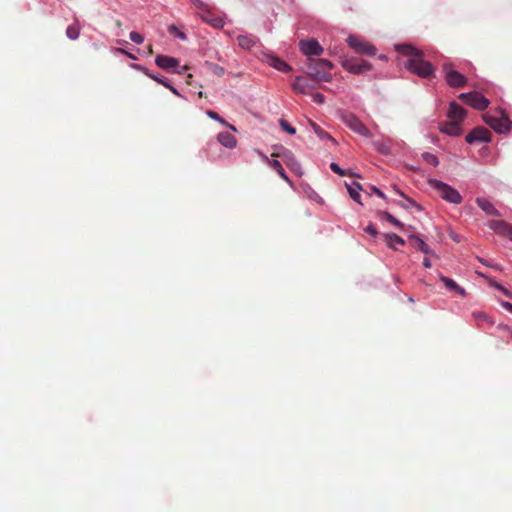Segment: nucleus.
<instances>
[{"label":"nucleus","instance_id":"1","mask_svg":"<svg viewBox=\"0 0 512 512\" xmlns=\"http://www.w3.org/2000/svg\"><path fill=\"white\" fill-rule=\"evenodd\" d=\"M333 64L326 59L307 58L305 72L318 82H331Z\"/></svg>","mask_w":512,"mask_h":512},{"label":"nucleus","instance_id":"2","mask_svg":"<svg viewBox=\"0 0 512 512\" xmlns=\"http://www.w3.org/2000/svg\"><path fill=\"white\" fill-rule=\"evenodd\" d=\"M405 67L410 72L422 78H430L434 76V67L430 62L423 59V54L418 57L409 58L405 63Z\"/></svg>","mask_w":512,"mask_h":512},{"label":"nucleus","instance_id":"3","mask_svg":"<svg viewBox=\"0 0 512 512\" xmlns=\"http://www.w3.org/2000/svg\"><path fill=\"white\" fill-rule=\"evenodd\" d=\"M429 185L447 202L453 204H460L462 202L460 193L450 185L435 179L429 180Z\"/></svg>","mask_w":512,"mask_h":512},{"label":"nucleus","instance_id":"4","mask_svg":"<svg viewBox=\"0 0 512 512\" xmlns=\"http://www.w3.org/2000/svg\"><path fill=\"white\" fill-rule=\"evenodd\" d=\"M442 70L444 72V79L450 87L462 88L467 84V78L463 74L454 70L452 63H444L442 65Z\"/></svg>","mask_w":512,"mask_h":512},{"label":"nucleus","instance_id":"5","mask_svg":"<svg viewBox=\"0 0 512 512\" xmlns=\"http://www.w3.org/2000/svg\"><path fill=\"white\" fill-rule=\"evenodd\" d=\"M483 120L498 133H506L511 127L510 119L502 111L499 112V116L484 114Z\"/></svg>","mask_w":512,"mask_h":512},{"label":"nucleus","instance_id":"6","mask_svg":"<svg viewBox=\"0 0 512 512\" xmlns=\"http://www.w3.org/2000/svg\"><path fill=\"white\" fill-rule=\"evenodd\" d=\"M347 43L350 48L359 54L374 56L377 51L374 45L356 35H350L347 38Z\"/></svg>","mask_w":512,"mask_h":512},{"label":"nucleus","instance_id":"7","mask_svg":"<svg viewBox=\"0 0 512 512\" xmlns=\"http://www.w3.org/2000/svg\"><path fill=\"white\" fill-rule=\"evenodd\" d=\"M459 99L462 100L465 104L479 111L485 110L490 103L486 97L476 91L462 93L459 95Z\"/></svg>","mask_w":512,"mask_h":512},{"label":"nucleus","instance_id":"8","mask_svg":"<svg viewBox=\"0 0 512 512\" xmlns=\"http://www.w3.org/2000/svg\"><path fill=\"white\" fill-rule=\"evenodd\" d=\"M341 119L344 124L355 133L367 138L371 137L369 129L360 121L356 115L347 112L342 113Z\"/></svg>","mask_w":512,"mask_h":512},{"label":"nucleus","instance_id":"9","mask_svg":"<svg viewBox=\"0 0 512 512\" xmlns=\"http://www.w3.org/2000/svg\"><path fill=\"white\" fill-rule=\"evenodd\" d=\"M342 67L350 73L362 74L372 69V65L365 60H356L354 58H348L342 61Z\"/></svg>","mask_w":512,"mask_h":512},{"label":"nucleus","instance_id":"10","mask_svg":"<svg viewBox=\"0 0 512 512\" xmlns=\"http://www.w3.org/2000/svg\"><path fill=\"white\" fill-rule=\"evenodd\" d=\"M272 156L281 158L285 165L296 175H302L301 165L291 151L285 149L280 153H273Z\"/></svg>","mask_w":512,"mask_h":512},{"label":"nucleus","instance_id":"11","mask_svg":"<svg viewBox=\"0 0 512 512\" xmlns=\"http://www.w3.org/2000/svg\"><path fill=\"white\" fill-rule=\"evenodd\" d=\"M299 48L300 51L308 58H312V56H320L324 51L323 47L315 39L301 40L299 42Z\"/></svg>","mask_w":512,"mask_h":512},{"label":"nucleus","instance_id":"12","mask_svg":"<svg viewBox=\"0 0 512 512\" xmlns=\"http://www.w3.org/2000/svg\"><path fill=\"white\" fill-rule=\"evenodd\" d=\"M491 140V132L485 127H476L466 136L469 144L474 142H489Z\"/></svg>","mask_w":512,"mask_h":512},{"label":"nucleus","instance_id":"13","mask_svg":"<svg viewBox=\"0 0 512 512\" xmlns=\"http://www.w3.org/2000/svg\"><path fill=\"white\" fill-rule=\"evenodd\" d=\"M292 88L294 91L301 93V94H308L310 91H312L315 87L312 86L307 79H305L302 76H297L292 83Z\"/></svg>","mask_w":512,"mask_h":512},{"label":"nucleus","instance_id":"14","mask_svg":"<svg viewBox=\"0 0 512 512\" xmlns=\"http://www.w3.org/2000/svg\"><path fill=\"white\" fill-rule=\"evenodd\" d=\"M489 228L500 235L512 237V227L504 221L493 220L489 223Z\"/></svg>","mask_w":512,"mask_h":512},{"label":"nucleus","instance_id":"15","mask_svg":"<svg viewBox=\"0 0 512 512\" xmlns=\"http://www.w3.org/2000/svg\"><path fill=\"white\" fill-rule=\"evenodd\" d=\"M155 63L165 70H172L179 66V61L176 58L165 55H158L155 59Z\"/></svg>","mask_w":512,"mask_h":512},{"label":"nucleus","instance_id":"16","mask_svg":"<svg viewBox=\"0 0 512 512\" xmlns=\"http://www.w3.org/2000/svg\"><path fill=\"white\" fill-rule=\"evenodd\" d=\"M448 117L452 121L460 122L466 117V110L456 102H451L448 111Z\"/></svg>","mask_w":512,"mask_h":512},{"label":"nucleus","instance_id":"17","mask_svg":"<svg viewBox=\"0 0 512 512\" xmlns=\"http://www.w3.org/2000/svg\"><path fill=\"white\" fill-rule=\"evenodd\" d=\"M218 142L226 148H235L237 145V140L235 136L229 132H220L217 135Z\"/></svg>","mask_w":512,"mask_h":512},{"label":"nucleus","instance_id":"18","mask_svg":"<svg viewBox=\"0 0 512 512\" xmlns=\"http://www.w3.org/2000/svg\"><path fill=\"white\" fill-rule=\"evenodd\" d=\"M409 241L415 249L423 252L424 254H432V250L429 248V246L418 236L410 235Z\"/></svg>","mask_w":512,"mask_h":512},{"label":"nucleus","instance_id":"19","mask_svg":"<svg viewBox=\"0 0 512 512\" xmlns=\"http://www.w3.org/2000/svg\"><path fill=\"white\" fill-rule=\"evenodd\" d=\"M441 131L450 136H458L462 133V129L459 125V122H457V121H450L448 123H445L441 127Z\"/></svg>","mask_w":512,"mask_h":512},{"label":"nucleus","instance_id":"20","mask_svg":"<svg viewBox=\"0 0 512 512\" xmlns=\"http://www.w3.org/2000/svg\"><path fill=\"white\" fill-rule=\"evenodd\" d=\"M477 205L488 215L498 216L499 213L494 205L485 198H477Z\"/></svg>","mask_w":512,"mask_h":512},{"label":"nucleus","instance_id":"21","mask_svg":"<svg viewBox=\"0 0 512 512\" xmlns=\"http://www.w3.org/2000/svg\"><path fill=\"white\" fill-rule=\"evenodd\" d=\"M440 280L443 282V284L445 285V287L448 290L455 291L456 293H458L461 296L466 295L465 289L460 287L454 280H452L446 276H441Z\"/></svg>","mask_w":512,"mask_h":512},{"label":"nucleus","instance_id":"22","mask_svg":"<svg viewBox=\"0 0 512 512\" xmlns=\"http://www.w3.org/2000/svg\"><path fill=\"white\" fill-rule=\"evenodd\" d=\"M394 190H395V191H396V192H397L401 197H403V198H404V200H403V201H400V202H398V203H397L399 206H401V207H402V208H404V209H410V208L414 207V208H416L417 210H421V206H420L418 203H416L413 199H411V198H409V197L405 196L403 192H401L400 190H398V189H396V188H394Z\"/></svg>","mask_w":512,"mask_h":512},{"label":"nucleus","instance_id":"23","mask_svg":"<svg viewBox=\"0 0 512 512\" xmlns=\"http://www.w3.org/2000/svg\"><path fill=\"white\" fill-rule=\"evenodd\" d=\"M398 51L404 55L409 56L410 58L418 57L422 54L420 50L408 44L399 45Z\"/></svg>","mask_w":512,"mask_h":512},{"label":"nucleus","instance_id":"24","mask_svg":"<svg viewBox=\"0 0 512 512\" xmlns=\"http://www.w3.org/2000/svg\"><path fill=\"white\" fill-rule=\"evenodd\" d=\"M385 241L387 245L392 249H395L396 245L405 244V241L400 236L394 233L385 234Z\"/></svg>","mask_w":512,"mask_h":512},{"label":"nucleus","instance_id":"25","mask_svg":"<svg viewBox=\"0 0 512 512\" xmlns=\"http://www.w3.org/2000/svg\"><path fill=\"white\" fill-rule=\"evenodd\" d=\"M237 41H238V44L240 47L247 49V50L251 49L256 43L254 37L247 36V35L238 36Z\"/></svg>","mask_w":512,"mask_h":512},{"label":"nucleus","instance_id":"26","mask_svg":"<svg viewBox=\"0 0 512 512\" xmlns=\"http://www.w3.org/2000/svg\"><path fill=\"white\" fill-rule=\"evenodd\" d=\"M270 65L282 72H289L292 69L285 61L277 57H272L270 59Z\"/></svg>","mask_w":512,"mask_h":512},{"label":"nucleus","instance_id":"27","mask_svg":"<svg viewBox=\"0 0 512 512\" xmlns=\"http://www.w3.org/2000/svg\"><path fill=\"white\" fill-rule=\"evenodd\" d=\"M80 34V25L78 20H75L73 24L69 25L66 29V35L71 40H76Z\"/></svg>","mask_w":512,"mask_h":512},{"label":"nucleus","instance_id":"28","mask_svg":"<svg viewBox=\"0 0 512 512\" xmlns=\"http://www.w3.org/2000/svg\"><path fill=\"white\" fill-rule=\"evenodd\" d=\"M269 164L270 166L279 174V176L284 179L285 181L289 182V178L288 176L286 175L280 161L276 160V159H273L271 161H269Z\"/></svg>","mask_w":512,"mask_h":512},{"label":"nucleus","instance_id":"29","mask_svg":"<svg viewBox=\"0 0 512 512\" xmlns=\"http://www.w3.org/2000/svg\"><path fill=\"white\" fill-rule=\"evenodd\" d=\"M354 185L356 186V188H354L353 186L347 185L349 195L354 201L361 204V201H360L361 196H360L358 190H362V187L359 183H354Z\"/></svg>","mask_w":512,"mask_h":512},{"label":"nucleus","instance_id":"30","mask_svg":"<svg viewBox=\"0 0 512 512\" xmlns=\"http://www.w3.org/2000/svg\"><path fill=\"white\" fill-rule=\"evenodd\" d=\"M311 126L314 130V132L318 135L321 139H328L331 142L335 143L334 138H332L326 131H324L319 125H317L314 122H311Z\"/></svg>","mask_w":512,"mask_h":512},{"label":"nucleus","instance_id":"31","mask_svg":"<svg viewBox=\"0 0 512 512\" xmlns=\"http://www.w3.org/2000/svg\"><path fill=\"white\" fill-rule=\"evenodd\" d=\"M379 214L382 219H385L386 221L390 222L392 225L399 227V228H403L404 225L398 219H396L392 214L385 212V211L380 212Z\"/></svg>","mask_w":512,"mask_h":512},{"label":"nucleus","instance_id":"32","mask_svg":"<svg viewBox=\"0 0 512 512\" xmlns=\"http://www.w3.org/2000/svg\"><path fill=\"white\" fill-rule=\"evenodd\" d=\"M146 75L153 79L154 81L162 84L163 86H165L166 88H168L170 91H172L174 94H177L178 95V91L172 86L170 85L165 79L163 78H160V77H157L156 75L154 74H151V73H146Z\"/></svg>","mask_w":512,"mask_h":512},{"label":"nucleus","instance_id":"33","mask_svg":"<svg viewBox=\"0 0 512 512\" xmlns=\"http://www.w3.org/2000/svg\"><path fill=\"white\" fill-rule=\"evenodd\" d=\"M206 114H207V116H208V117H210L211 119L216 120V121L220 122L221 124H223V125H225V126H228L229 128H231V129H232V130H234V131L236 130V129H235V127H234L233 125L228 124V123H227L223 118H221L217 112L212 111V110H208V111L206 112Z\"/></svg>","mask_w":512,"mask_h":512},{"label":"nucleus","instance_id":"34","mask_svg":"<svg viewBox=\"0 0 512 512\" xmlns=\"http://www.w3.org/2000/svg\"><path fill=\"white\" fill-rule=\"evenodd\" d=\"M422 158L427 164L432 165L434 167H436L439 164L437 156L432 153L424 152L422 154Z\"/></svg>","mask_w":512,"mask_h":512},{"label":"nucleus","instance_id":"35","mask_svg":"<svg viewBox=\"0 0 512 512\" xmlns=\"http://www.w3.org/2000/svg\"><path fill=\"white\" fill-rule=\"evenodd\" d=\"M168 31L170 34L174 35L175 37H178L181 40H186V34L182 31H180L175 25L169 26Z\"/></svg>","mask_w":512,"mask_h":512},{"label":"nucleus","instance_id":"36","mask_svg":"<svg viewBox=\"0 0 512 512\" xmlns=\"http://www.w3.org/2000/svg\"><path fill=\"white\" fill-rule=\"evenodd\" d=\"M279 124L281 128L286 131L290 135H294L296 133L295 128H293L286 120L280 119Z\"/></svg>","mask_w":512,"mask_h":512},{"label":"nucleus","instance_id":"37","mask_svg":"<svg viewBox=\"0 0 512 512\" xmlns=\"http://www.w3.org/2000/svg\"><path fill=\"white\" fill-rule=\"evenodd\" d=\"M202 19L206 22L211 23V25L214 27H222L223 26V21L221 18L209 19L207 16L202 15Z\"/></svg>","mask_w":512,"mask_h":512},{"label":"nucleus","instance_id":"38","mask_svg":"<svg viewBox=\"0 0 512 512\" xmlns=\"http://www.w3.org/2000/svg\"><path fill=\"white\" fill-rule=\"evenodd\" d=\"M130 40L136 44H141L144 41V37L138 32L132 31L129 35Z\"/></svg>","mask_w":512,"mask_h":512},{"label":"nucleus","instance_id":"39","mask_svg":"<svg viewBox=\"0 0 512 512\" xmlns=\"http://www.w3.org/2000/svg\"><path fill=\"white\" fill-rule=\"evenodd\" d=\"M330 168L333 172H335L336 174L340 175V176H346V175H350L349 173H347L345 170H343L342 168H340V166L336 163H331L330 164Z\"/></svg>","mask_w":512,"mask_h":512},{"label":"nucleus","instance_id":"40","mask_svg":"<svg viewBox=\"0 0 512 512\" xmlns=\"http://www.w3.org/2000/svg\"><path fill=\"white\" fill-rule=\"evenodd\" d=\"M312 98H313L314 102H316L318 104H323L324 101H325V97L321 93H314V94H312Z\"/></svg>","mask_w":512,"mask_h":512},{"label":"nucleus","instance_id":"41","mask_svg":"<svg viewBox=\"0 0 512 512\" xmlns=\"http://www.w3.org/2000/svg\"><path fill=\"white\" fill-rule=\"evenodd\" d=\"M366 232L369 233L370 235L372 236H376L378 234L376 228L374 225L370 224L369 226H367L366 228Z\"/></svg>","mask_w":512,"mask_h":512},{"label":"nucleus","instance_id":"42","mask_svg":"<svg viewBox=\"0 0 512 512\" xmlns=\"http://www.w3.org/2000/svg\"><path fill=\"white\" fill-rule=\"evenodd\" d=\"M371 191H372L373 193H375L376 195H378L379 197H381V198H385L384 193H383L381 190H379L377 187L372 186V187H371Z\"/></svg>","mask_w":512,"mask_h":512},{"label":"nucleus","instance_id":"43","mask_svg":"<svg viewBox=\"0 0 512 512\" xmlns=\"http://www.w3.org/2000/svg\"><path fill=\"white\" fill-rule=\"evenodd\" d=\"M213 72L217 75H222L224 73V69L218 65H214Z\"/></svg>","mask_w":512,"mask_h":512},{"label":"nucleus","instance_id":"44","mask_svg":"<svg viewBox=\"0 0 512 512\" xmlns=\"http://www.w3.org/2000/svg\"><path fill=\"white\" fill-rule=\"evenodd\" d=\"M501 305L504 309L512 313V303L503 301Z\"/></svg>","mask_w":512,"mask_h":512},{"label":"nucleus","instance_id":"45","mask_svg":"<svg viewBox=\"0 0 512 512\" xmlns=\"http://www.w3.org/2000/svg\"><path fill=\"white\" fill-rule=\"evenodd\" d=\"M423 265H424L426 268H430V267L432 266V264H431V262H430L429 258H427V257H426V258H424V260H423Z\"/></svg>","mask_w":512,"mask_h":512},{"label":"nucleus","instance_id":"46","mask_svg":"<svg viewBox=\"0 0 512 512\" xmlns=\"http://www.w3.org/2000/svg\"><path fill=\"white\" fill-rule=\"evenodd\" d=\"M474 315H475V317H476L477 319H483V320H486V319H487V316H486V314H484V313H478V314H474Z\"/></svg>","mask_w":512,"mask_h":512},{"label":"nucleus","instance_id":"47","mask_svg":"<svg viewBox=\"0 0 512 512\" xmlns=\"http://www.w3.org/2000/svg\"><path fill=\"white\" fill-rule=\"evenodd\" d=\"M118 51H119V52H121V53H123V54H125V55H127V56H128V57H130V58H134V57H133V55H131L130 53H128L127 51H125V50H123V49H119Z\"/></svg>","mask_w":512,"mask_h":512},{"label":"nucleus","instance_id":"48","mask_svg":"<svg viewBox=\"0 0 512 512\" xmlns=\"http://www.w3.org/2000/svg\"><path fill=\"white\" fill-rule=\"evenodd\" d=\"M497 288H499L500 290H502L506 295H508L507 291L500 285H497Z\"/></svg>","mask_w":512,"mask_h":512},{"label":"nucleus","instance_id":"49","mask_svg":"<svg viewBox=\"0 0 512 512\" xmlns=\"http://www.w3.org/2000/svg\"><path fill=\"white\" fill-rule=\"evenodd\" d=\"M148 53H149V54H153V49H152V46H151V45H149V47H148Z\"/></svg>","mask_w":512,"mask_h":512},{"label":"nucleus","instance_id":"50","mask_svg":"<svg viewBox=\"0 0 512 512\" xmlns=\"http://www.w3.org/2000/svg\"><path fill=\"white\" fill-rule=\"evenodd\" d=\"M381 152L385 153V147H382Z\"/></svg>","mask_w":512,"mask_h":512},{"label":"nucleus","instance_id":"51","mask_svg":"<svg viewBox=\"0 0 512 512\" xmlns=\"http://www.w3.org/2000/svg\"><path fill=\"white\" fill-rule=\"evenodd\" d=\"M381 152L385 153V147H382Z\"/></svg>","mask_w":512,"mask_h":512},{"label":"nucleus","instance_id":"52","mask_svg":"<svg viewBox=\"0 0 512 512\" xmlns=\"http://www.w3.org/2000/svg\"><path fill=\"white\" fill-rule=\"evenodd\" d=\"M381 152L385 153V147H382Z\"/></svg>","mask_w":512,"mask_h":512}]
</instances>
